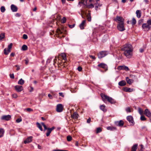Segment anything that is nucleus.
Wrapping results in <instances>:
<instances>
[{"label":"nucleus","instance_id":"3c124183","mask_svg":"<svg viewBox=\"0 0 151 151\" xmlns=\"http://www.w3.org/2000/svg\"><path fill=\"white\" fill-rule=\"evenodd\" d=\"M23 38L24 39L26 40L28 38L26 34H24L23 36Z\"/></svg>","mask_w":151,"mask_h":151},{"label":"nucleus","instance_id":"c03bdc74","mask_svg":"<svg viewBox=\"0 0 151 151\" xmlns=\"http://www.w3.org/2000/svg\"><path fill=\"white\" fill-rule=\"evenodd\" d=\"M1 12H4L5 11L6 9L5 7L4 6H2L0 8Z\"/></svg>","mask_w":151,"mask_h":151},{"label":"nucleus","instance_id":"20e7f679","mask_svg":"<svg viewBox=\"0 0 151 151\" xmlns=\"http://www.w3.org/2000/svg\"><path fill=\"white\" fill-rule=\"evenodd\" d=\"M132 49L133 48L131 44H126L123 45V47L122 48V50L124 51Z\"/></svg>","mask_w":151,"mask_h":151},{"label":"nucleus","instance_id":"6ab92c4d","mask_svg":"<svg viewBox=\"0 0 151 151\" xmlns=\"http://www.w3.org/2000/svg\"><path fill=\"white\" fill-rule=\"evenodd\" d=\"M86 20H83L82 23L80 24L79 27L81 29H84V26L85 23H86Z\"/></svg>","mask_w":151,"mask_h":151},{"label":"nucleus","instance_id":"4d7b16f0","mask_svg":"<svg viewBox=\"0 0 151 151\" xmlns=\"http://www.w3.org/2000/svg\"><path fill=\"white\" fill-rule=\"evenodd\" d=\"M15 66L17 68V69H16V70H20V67H19V66L18 65H15Z\"/></svg>","mask_w":151,"mask_h":151},{"label":"nucleus","instance_id":"2f4dec72","mask_svg":"<svg viewBox=\"0 0 151 151\" xmlns=\"http://www.w3.org/2000/svg\"><path fill=\"white\" fill-rule=\"evenodd\" d=\"M138 111L140 115H142L143 114V111L142 109L140 108L139 107L138 108Z\"/></svg>","mask_w":151,"mask_h":151},{"label":"nucleus","instance_id":"774afa93","mask_svg":"<svg viewBox=\"0 0 151 151\" xmlns=\"http://www.w3.org/2000/svg\"><path fill=\"white\" fill-rule=\"evenodd\" d=\"M53 151H68L66 150H54Z\"/></svg>","mask_w":151,"mask_h":151},{"label":"nucleus","instance_id":"a878e982","mask_svg":"<svg viewBox=\"0 0 151 151\" xmlns=\"http://www.w3.org/2000/svg\"><path fill=\"white\" fill-rule=\"evenodd\" d=\"M136 13L137 14V16L138 18H139L141 15V11L139 10H137L136 11Z\"/></svg>","mask_w":151,"mask_h":151},{"label":"nucleus","instance_id":"864d4df0","mask_svg":"<svg viewBox=\"0 0 151 151\" xmlns=\"http://www.w3.org/2000/svg\"><path fill=\"white\" fill-rule=\"evenodd\" d=\"M147 22L149 25H151V19L147 20Z\"/></svg>","mask_w":151,"mask_h":151},{"label":"nucleus","instance_id":"0eeeda50","mask_svg":"<svg viewBox=\"0 0 151 151\" xmlns=\"http://www.w3.org/2000/svg\"><path fill=\"white\" fill-rule=\"evenodd\" d=\"M13 44L12 43H11L8 45L7 49L6 48L4 50V54L6 55H7L11 52V49L12 48Z\"/></svg>","mask_w":151,"mask_h":151},{"label":"nucleus","instance_id":"13d9d810","mask_svg":"<svg viewBox=\"0 0 151 151\" xmlns=\"http://www.w3.org/2000/svg\"><path fill=\"white\" fill-rule=\"evenodd\" d=\"M75 24H72V25H69L68 26L70 28H73V27H74L75 26Z\"/></svg>","mask_w":151,"mask_h":151},{"label":"nucleus","instance_id":"6e6d98bb","mask_svg":"<svg viewBox=\"0 0 151 151\" xmlns=\"http://www.w3.org/2000/svg\"><path fill=\"white\" fill-rule=\"evenodd\" d=\"M25 60V63L27 65L28 64V62H29V60L27 58H26V59Z\"/></svg>","mask_w":151,"mask_h":151},{"label":"nucleus","instance_id":"ddd939ff","mask_svg":"<svg viewBox=\"0 0 151 151\" xmlns=\"http://www.w3.org/2000/svg\"><path fill=\"white\" fill-rule=\"evenodd\" d=\"M63 107L62 105L61 104L57 105L56 107V111L58 112H60L63 111Z\"/></svg>","mask_w":151,"mask_h":151},{"label":"nucleus","instance_id":"680f3d73","mask_svg":"<svg viewBox=\"0 0 151 151\" xmlns=\"http://www.w3.org/2000/svg\"><path fill=\"white\" fill-rule=\"evenodd\" d=\"M89 57L92 59L93 60L95 59V57L94 56H93L92 55H90Z\"/></svg>","mask_w":151,"mask_h":151},{"label":"nucleus","instance_id":"7c9ffc66","mask_svg":"<svg viewBox=\"0 0 151 151\" xmlns=\"http://www.w3.org/2000/svg\"><path fill=\"white\" fill-rule=\"evenodd\" d=\"M24 81L22 78H21L18 81V83L19 85H22L24 84Z\"/></svg>","mask_w":151,"mask_h":151},{"label":"nucleus","instance_id":"39448f33","mask_svg":"<svg viewBox=\"0 0 151 151\" xmlns=\"http://www.w3.org/2000/svg\"><path fill=\"white\" fill-rule=\"evenodd\" d=\"M118 29L120 31H123L125 29L124 27V23L123 22H119L117 26Z\"/></svg>","mask_w":151,"mask_h":151},{"label":"nucleus","instance_id":"cd10ccee","mask_svg":"<svg viewBox=\"0 0 151 151\" xmlns=\"http://www.w3.org/2000/svg\"><path fill=\"white\" fill-rule=\"evenodd\" d=\"M100 109L104 112H106V109H105V106L104 105H102L100 106Z\"/></svg>","mask_w":151,"mask_h":151},{"label":"nucleus","instance_id":"c85d7f7f","mask_svg":"<svg viewBox=\"0 0 151 151\" xmlns=\"http://www.w3.org/2000/svg\"><path fill=\"white\" fill-rule=\"evenodd\" d=\"M107 129L111 131H114L116 130V128L115 127L109 126L107 127Z\"/></svg>","mask_w":151,"mask_h":151},{"label":"nucleus","instance_id":"412c9836","mask_svg":"<svg viewBox=\"0 0 151 151\" xmlns=\"http://www.w3.org/2000/svg\"><path fill=\"white\" fill-rule=\"evenodd\" d=\"M123 90L127 92H131L133 91L132 89L127 87H125L123 88Z\"/></svg>","mask_w":151,"mask_h":151},{"label":"nucleus","instance_id":"bb28decb","mask_svg":"<svg viewBox=\"0 0 151 151\" xmlns=\"http://www.w3.org/2000/svg\"><path fill=\"white\" fill-rule=\"evenodd\" d=\"M60 56L62 57V59L63 60H67L66 55L65 53H63L60 54Z\"/></svg>","mask_w":151,"mask_h":151},{"label":"nucleus","instance_id":"603ef678","mask_svg":"<svg viewBox=\"0 0 151 151\" xmlns=\"http://www.w3.org/2000/svg\"><path fill=\"white\" fill-rule=\"evenodd\" d=\"M10 77L12 79H14V74L13 73V74H10L9 75Z\"/></svg>","mask_w":151,"mask_h":151},{"label":"nucleus","instance_id":"69168bd1","mask_svg":"<svg viewBox=\"0 0 151 151\" xmlns=\"http://www.w3.org/2000/svg\"><path fill=\"white\" fill-rule=\"evenodd\" d=\"M43 127H44V130H47L48 129V128H47L45 125H44Z\"/></svg>","mask_w":151,"mask_h":151},{"label":"nucleus","instance_id":"c756f323","mask_svg":"<svg viewBox=\"0 0 151 151\" xmlns=\"http://www.w3.org/2000/svg\"><path fill=\"white\" fill-rule=\"evenodd\" d=\"M86 7L88 8H91L94 7V6L93 4H90V5H88L86 1Z\"/></svg>","mask_w":151,"mask_h":151},{"label":"nucleus","instance_id":"49530a36","mask_svg":"<svg viewBox=\"0 0 151 151\" xmlns=\"http://www.w3.org/2000/svg\"><path fill=\"white\" fill-rule=\"evenodd\" d=\"M22 121V118L21 117L19 118L16 119V122L19 123Z\"/></svg>","mask_w":151,"mask_h":151},{"label":"nucleus","instance_id":"0e129e2a","mask_svg":"<svg viewBox=\"0 0 151 151\" xmlns=\"http://www.w3.org/2000/svg\"><path fill=\"white\" fill-rule=\"evenodd\" d=\"M51 59V58H48L47 61V63H50Z\"/></svg>","mask_w":151,"mask_h":151},{"label":"nucleus","instance_id":"dca6fc26","mask_svg":"<svg viewBox=\"0 0 151 151\" xmlns=\"http://www.w3.org/2000/svg\"><path fill=\"white\" fill-rule=\"evenodd\" d=\"M11 8L13 12H15L17 11V7L14 4H12L11 6Z\"/></svg>","mask_w":151,"mask_h":151},{"label":"nucleus","instance_id":"c9c22d12","mask_svg":"<svg viewBox=\"0 0 151 151\" xmlns=\"http://www.w3.org/2000/svg\"><path fill=\"white\" fill-rule=\"evenodd\" d=\"M36 124L37 127L40 129V130L42 131L43 130L40 124L38 122H37L36 123Z\"/></svg>","mask_w":151,"mask_h":151},{"label":"nucleus","instance_id":"ea45409f","mask_svg":"<svg viewBox=\"0 0 151 151\" xmlns=\"http://www.w3.org/2000/svg\"><path fill=\"white\" fill-rule=\"evenodd\" d=\"M66 18L65 17H63L61 20V22L62 23H64L66 22Z\"/></svg>","mask_w":151,"mask_h":151},{"label":"nucleus","instance_id":"9d476101","mask_svg":"<svg viewBox=\"0 0 151 151\" xmlns=\"http://www.w3.org/2000/svg\"><path fill=\"white\" fill-rule=\"evenodd\" d=\"M11 115H3L2 116L1 119L2 120L6 121H9L11 119Z\"/></svg>","mask_w":151,"mask_h":151},{"label":"nucleus","instance_id":"72a5a7b5","mask_svg":"<svg viewBox=\"0 0 151 151\" xmlns=\"http://www.w3.org/2000/svg\"><path fill=\"white\" fill-rule=\"evenodd\" d=\"M5 33H2L0 34V41L1 40L5 37Z\"/></svg>","mask_w":151,"mask_h":151},{"label":"nucleus","instance_id":"79ce46f5","mask_svg":"<svg viewBox=\"0 0 151 151\" xmlns=\"http://www.w3.org/2000/svg\"><path fill=\"white\" fill-rule=\"evenodd\" d=\"M67 139L68 141L70 142L72 140V137L70 135H68L67 137Z\"/></svg>","mask_w":151,"mask_h":151},{"label":"nucleus","instance_id":"1a4fd4ad","mask_svg":"<svg viewBox=\"0 0 151 151\" xmlns=\"http://www.w3.org/2000/svg\"><path fill=\"white\" fill-rule=\"evenodd\" d=\"M127 120L130 123H131V125H134V122L133 120V118L132 116H128L127 117Z\"/></svg>","mask_w":151,"mask_h":151},{"label":"nucleus","instance_id":"b1692460","mask_svg":"<svg viewBox=\"0 0 151 151\" xmlns=\"http://www.w3.org/2000/svg\"><path fill=\"white\" fill-rule=\"evenodd\" d=\"M126 80L127 83L129 84H131L134 81L133 80L129 79L128 77L126 78Z\"/></svg>","mask_w":151,"mask_h":151},{"label":"nucleus","instance_id":"393cba45","mask_svg":"<svg viewBox=\"0 0 151 151\" xmlns=\"http://www.w3.org/2000/svg\"><path fill=\"white\" fill-rule=\"evenodd\" d=\"M137 144H135L132 147L131 151H136L137 149Z\"/></svg>","mask_w":151,"mask_h":151},{"label":"nucleus","instance_id":"a19ab883","mask_svg":"<svg viewBox=\"0 0 151 151\" xmlns=\"http://www.w3.org/2000/svg\"><path fill=\"white\" fill-rule=\"evenodd\" d=\"M86 1L85 2V0H82L81 1H79V2L78 4H83V5H85V6H86Z\"/></svg>","mask_w":151,"mask_h":151},{"label":"nucleus","instance_id":"a211bd4d","mask_svg":"<svg viewBox=\"0 0 151 151\" xmlns=\"http://www.w3.org/2000/svg\"><path fill=\"white\" fill-rule=\"evenodd\" d=\"M115 21H118L119 22H124V19L121 17L117 16L116 17V19H115Z\"/></svg>","mask_w":151,"mask_h":151},{"label":"nucleus","instance_id":"4c0bfd02","mask_svg":"<svg viewBox=\"0 0 151 151\" xmlns=\"http://www.w3.org/2000/svg\"><path fill=\"white\" fill-rule=\"evenodd\" d=\"M102 131V129L101 127H98L96 128V133H98Z\"/></svg>","mask_w":151,"mask_h":151},{"label":"nucleus","instance_id":"e433bc0d","mask_svg":"<svg viewBox=\"0 0 151 151\" xmlns=\"http://www.w3.org/2000/svg\"><path fill=\"white\" fill-rule=\"evenodd\" d=\"M27 49V46L25 45H22V49L23 50H26Z\"/></svg>","mask_w":151,"mask_h":151},{"label":"nucleus","instance_id":"423d86ee","mask_svg":"<svg viewBox=\"0 0 151 151\" xmlns=\"http://www.w3.org/2000/svg\"><path fill=\"white\" fill-rule=\"evenodd\" d=\"M108 54L107 51H101L98 54V57L99 59H101L104 57Z\"/></svg>","mask_w":151,"mask_h":151},{"label":"nucleus","instance_id":"e2e57ef3","mask_svg":"<svg viewBox=\"0 0 151 151\" xmlns=\"http://www.w3.org/2000/svg\"><path fill=\"white\" fill-rule=\"evenodd\" d=\"M27 111H28V112H29V111H33V109H31V108H27Z\"/></svg>","mask_w":151,"mask_h":151},{"label":"nucleus","instance_id":"2eb2a0df","mask_svg":"<svg viewBox=\"0 0 151 151\" xmlns=\"http://www.w3.org/2000/svg\"><path fill=\"white\" fill-rule=\"evenodd\" d=\"M144 114L148 117H151V113L148 109H146L144 112Z\"/></svg>","mask_w":151,"mask_h":151},{"label":"nucleus","instance_id":"bf43d9fd","mask_svg":"<svg viewBox=\"0 0 151 151\" xmlns=\"http://www.w3.org/2000/svg\"><path fill=\"white\" fill-rule=\"evenodd\" d=\"M77 69H78V70L79 71H81L82 70V68L81 67L79 66L78 68Z\"/></svg>","mask_w":151,"mask_h":151},{"label":"nucleus","instance_id":"9b49d317","mask_svg":"<svg viewBox=\"0 0 151 151\" xmlns=\"http://www.w3.org/2000/svg\"><path fill=\"white\" fill-rule=\"evenodd\" d=\"M16 91L18 92H20L23 90V87L21 86L16 85L14 87Z\"/></svg>","mask_w":151,"mask_h":151},{"label":"nucleus","instance_id":"09e8293b","mask_svg":"<svg viewBox=\"0 0 151 151\" xmlns=\"http://www.w3.org/2000/svg\"><path fill=\"white\" fill-rule=\"evenodd\" d=\"M126 111L127 112H131V110L130 108L129 107L127 108L126 109Z\"/></svg>","mask_w":151,"mask_h":151},{"label":"nucleus","instance_id":"5701e85b","mask_svg":"<svg viewBox=\"0 0 151 151\" xmlns=\"http://www.w3.org/2000/svg\"><path fill=\"white\" fill-rule=\"evenodd\" d=\"M118 84L121 86H123L126 85V82L124 81H122L119 82Z\"/></svg>","mask_w":151,"mask_h":151},{"label":"nucleus","instance_id":"6e6552de","mask_svg":"<svg viewBox=\"0 0 151 151\" xmlns=\"http://www.w3.org/2000/svg\"><path fill=\"white\" fill-rule=\"evenodd\" d=\"M98 66L104 69L105 70V71H106L108 70L107 65L103 63H101L99 64L98 65Z\"/></svg>","mask_w":151,"mask_h":151},{"label":"nucleus","instance_id":"7ed1b4c3","mask_svg":"<svg viewBox=\"0 0 151 151\" xmlns=\"http://www.w3.org/2000/svg\"><path fill=\"white\" fill-rule=\"evenodd\" d=\"M133 51V49L125 51H124V54L127 58H130L132 55Z\"/></svg>","mask_w":151,"mask_h":151},{"label":"nucleus","instance_id":"4468645a","mask_svg":"<svg viewBox=\"0 0 151 151\" xmlns=\"http://www.w3.org/2000/svg\"><path fill=\"white\" fill-rule=\"evenodd\" d=\"M115 124L116 126L119 127H122L124 125V122L122 120H121L119 121L115 122Z\"/></svg>","mask_w":151,"mask_h":151},{"label":"nucleus","instance_id":"a18cd8bd","mask_svg":"<svg viewBox=\"0 0 151 151\" xmlns=\"http://www.w3.org/2000/svg\"><path fill=\"white\" fill-rule=\"evenodd\" d=\"M32 136H30L26 139L27 141H30V142L32 141Z\"/></svg>","mask_w":151,"mask_h":151},{"label":"nucleus","instance_id":"f3484780","mask_svg":"<svg viewBox=\"0 0 151 151\" xmlns=\"http://www.w3.org/2000/svg\"><path fill=\"white\" fill-rule=\"evenodd\" d=\"M55 128V127H53L51 128H48V129L47 132L46 133V136L47 137H48L50 135L52 131Z\"/></svg>","mask_w":151,"mask_h":151},{"label":"nucleus","instance_id":"473e14b6","mask_svg":"<svg viewBox=\"0 0 151 151\" xmlns=\"http://www.w3.org/2000/svg\"><path fill=\"white\" fill-rule=\"evenodd\" d=\"M87 19L88 21L90 22L91 21V17L90 13H88L87 15Z\"/></svg>","mask_w":151,"mask_h":151},{"label":"nucleus","instance_id":"f03ea898","mask_svg":"<svg viewBox=\"0 0 151 151\" xmlns=\"http://www.w3.org/2000/svg\"><path fill=\"white\" fill-rule=\"evenodd\" d=\"M66 32V31L64 30L63 29H60L59 28H58L56 31V34L58 36V37L60 38L65 37L64 34Z\"/></svg>","mask_w":151,"mask_h":151},{"label":"nucleus","instance_id":"f704fd0d","mask_svg":"<svg viewBox=\"0 0 151 151\" xmlns=\"http://www.w3.org/2000/svg\"><path fill=\"white\" fill-rule=\"evenodd\" d=\"M4 133V131L3 129H0V137H2L3 136V134Z\"/></svg>","mask_w":151,"mask_h":151},{"label":"nucleus","instance_id":"aec40b11","mask_svg":"<svg viewBox=\"0 0 151 151\" xmlns=\"http://www.w3.org/2000/svg\"><path fill=\"white\" fill-rule=\"evenodd\" d=\"M78 115L77 112H75L73 113V114L71 115V116L72 118L74 119H78Z\"/></svg>","mask_w":151,"mask_h":151},{"label":"nucleus","instance_id":"4be33fe9","mask_svg":"<svg viewBox=\"0 0 151 151\" xmlns=\"http://www.w3.org/2000/svg\"><path fill=\"white\" fill-rule=\"evenodd\" d=\"M142 27L143 29H149L151 28V26L146 24H143L142 25Z\"/></svg>","mask_w":151,"mask_h":151},{"label":"nucleus","instance_id":"5fc2aeb1","mask_svg":"<svg viewBox=\"0 0 151 151\" xmlns=\"http://www.w3.org/2000/svg\"><path fill=\"white\" fill-rule=\"evenodd\" d=\"M12 97L14 98H16L17 97V94L14 93L12 95Z\"/></svg>","mask_w":151,"mask_h":151},{"label":"nucleus","instance_id":"de8ad7c7","mask_svg":"<svg viewBox=\"0 0 151 151\" xmlns=\"http://www.w3.org/2000/svg\"><path fill=\"white\" fill-rule=\"evenodd\" d=\"M140 119L142 121H145L146 119L145 118V116L142 115L141 116Z\"/></svg>","mask_w":151,"mask_h":151},{"label":"nucleus","instance_id":"f257e3e1","mask_svg":"<svg viewBox=\"0 0 151 151\" xmlns=\"http://www.w3.org/2000/svg\"><path fill=\"white\" fill-rule=\"evenodd\" d=\"M101 96L102 99L104 101V100H106L111 104H114L116 101L112 98L102 93L101 94Z\"/></svg>","mask_w":151,"mask_h":151},{"label":"nucleus","instance_id":"58836bf2","mask_svg":"<svg viewBox=\"0 0 151 151\" xmlns=\"http://www.w3.org/2000/svg\"><path fill=\"white\" fill-rule=\"evenodd\" d=\"M136 21L135 19L134 18H133L132 19V24L133 25L136 24Z\"/></svg>","mask_w":151,"mask_h":151},{"label":"nucleus","instance_id":"338daca9","mask_svg":"<svg viewBox=\"0 0 151 151\" xmlns=\"http://www.w3.org/2000/svg\"><path fill=\"white\" fill-rule=\"evenodd\" d=\"M91 119L90 118H89L87 120V122L88 123H90V122H91Z\"/></svg>","mask_w":151,"mask_h":151},{"label":"nucleus","instance_id":"37998d69","mask_svg":"<svg viewBox=\"0 0 151 151\" xmlns=\"http://www.w3.org/2000/svg\"><path fill=\"white\" fill-rule=\"evenodd\" d=\"M124 66H119L118 67L117 69L119 70H123Z\"/></svg>","mask_w":151,"mask_h":151},{"label":"nucleus","instance_id":"f8f14e48","mask_svg":"<svg viewBox=\"0 0 151 151\" xmlns=\"http://www.w3.org/2000/svg\"><path fill=\"white\" fill-rule=\"evenodd\" d=\"M99 0H97L96 3L94 4L95 5V9L97 11L98 9H100V7L101 6L102 4L99 2Z\"/></svg>","mask_w":151,"mask_h":151},{"label":"nucleus","instance_id":"052dcab7","mask_svg":"<svg viewBox=\"0 0 151 151\" xmlns=\"http://www.w3.org/2000/svg\"><path fill=\"white\" fill-rule=\"evenodd\" d=\"M48 96L50 99H52L53 98V97L50 94H48Z\"/></svg>","mask_w":151,"mask_h":151},{"label":"nucleus","instance_id":"8fccbe9b","mask_svg":"<svg viewBox=\"0 0 151 151\" xmlns=\"http://www.w3.org/2000/svg\"><path fill=\"white\" fill-rule=\"evenodd\" d=\"M124 68L123 70H125L127 71H128L129 70V69L128 67L124 66Z\"/></svg>","mask_w":151,"mask_h":151}]
</instances>
